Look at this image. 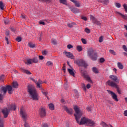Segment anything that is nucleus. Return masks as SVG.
Masks as SVG:
<instances>
[{"mask_svg": "<svg viewBox=\"0 0 127 127\" xmlns=\"http://www.w3.org/2000/svg\"><path fill=\"white\" fill-rule=\"evenodd\" d=\"M18 86V83L16 81L13 82L12 87L13 88H17Z\"/></svg>", "mask_w": 127, "mask_h": 127, "instance_id": "29", "label": "nucleus"}, {"mask_svg": "<svg viewBox=\"0 0 127 127\" xmlns=\"http://www.w3.org/2000/svg\"><path fill=\"white\" fill-rule=\"evenodd\" d=\"M32 61L33 63H38V59H37V58H34L33 59H32Z\"/></svg>", "mask_w": 127, "mask_h": 127, "instance_id": "31", "label": "nucleus"}, {"mask_svg": "<svg viewBox=\"0 0 127 127\" xmlns=\"http://www.w3.org/2000/svg\"><path fill=\"white\" fill-rule=\"evenodd\" d=\"M107 91L108 92L109 95H111L112 99H113L114 101L116 102H119V99H118V96L117 94H116V93L111 90H107Z\"/></svg>", "mask_w": 127, "mask_h": 127, "instance_id": "7", "label": "nucleus"}, {"mask_svg": "<svg viewBox=\"0 0 127 127\" xmlns=\"http://www.w3.org/2000/svg\"><path fill=\"white\" fill-rule=\"evenodd\" d=\"M81 18H82V19H83V20H85V21H87V17L82 16V17H81Z\"/></svg>", "mask_w": 127, "mask_h": 127, "instance_id": "62", "label": "nucleus"}, {"mask_svg": "<svg viewBox=\"0 0 127 127\" xmlns=\"http://www.w3.org/2000/svg\"><path fill=\"white\" fill-rule=\"evenodd\" d=\"M21 37H18L16 38V41H17L18 42H20V41H21Z\"/></svg>", "mask_w": 127, "mask_h": 127, "instance_id": "44", "label": "nucleus"}, {"mask_svg": "<svg viewBox=\"0 0 127 127\" xmlns=\"http://www.w3.org/2000/svg\"><path fill=\"white\" fill-rule=\"evenodd\" d=\"M29 47H30L31 48H34V47H35V44L32 43H30L29 44Z\"/></svg>", "mask_w": 127, "mask_h": 127, "instance_id": "39", "label": "nucleus"}, {"mask_svg": "<svg viewBox=\"0 0 127 127\" xmlns=\"http://www.w3.org/2000/svg\"><path fill=\"white\" fill-rule=\"evenodd\" d=\"M6 86H3L1 85L0 86V94H3V95H5L6 94Z\"/></svg>", "mask_w": 127, "mask_h": 127, "instance_id": "15", "label": "nucleus"}, {"mask_svg": "<svg viewBox=\"0 0 127 127\" xmlns=\"http://www.w3.org/2000/svg\"><path fill=\"white\" fill-rule=\"evenodd\" d=\"M0 127H4V125L3 124V121H0Z\"/></svg>", "mask_w": 127, "mask_h": 127, "instance_id": "48", "label": "nucleus"}, {"mask_svg": "<svg viewBox=\"0 0 127 127\" xmlns=\"http://www.w3.org/2000/svg\"><path fill=\"white\" fill-rule=\"evenodd\" d=\"M117 13L118 14H120V15H121V16H122L123 18H124V19H127V16L126 15H124L123 14H122L120 12H117Z\"/></svg>", "mask_w": 127, "mask_h": 127, "instance_id": "33", "label": "nucleus"}, {"mask_svg": "<svg viewBox=\"0 0 127 127\" xmlns=\"http://www.w3.org/2000/svg\"><path fill=\"white\" fill-rule=\"evenodd\" d=\"M4 23L5 24H8L9 23V19L7 18L4 19Z\"/></svg>", "mask_w": 127, "mask_h": 127, "instance_id": "38", "label": "nucleus"}, {"mask_svg": "<svg viewBox=\"0 0 127 127\" xmlns=\"http://www.w3.org/2000/svg\"><path fill=\"white\" fill-rule=\"evenodd\" d=\"M20 114L21 115L22 119H25V118H26V113L25 111L23 110V108H21V110L20 111Z\"/></svg>", "mask_w": 127, "mask_h": 127, "instance_id": "16", "label": "nucleus"}, {"mask_svg": "<svg viewBox=\"0 0 127 127\" xmlns=\"http://www.w3.org/2000/svg\"><path fill=\"white\" fill-rule=\"evenodd\" d=\"M43 127H49L48 125L47 124H44L43 125Z\"/></svg>", "mask_w": 127, "mask_h": 127, "instance_id": "63", "label": "nucleus"}, {"mask_svg": "<svg viewBox=\"0 0 127 127\" xmlns=\"http://www.w3.org/2000/svg\"><path fill=\"white\" fill-rule=\"evenodd\" d=\"M52 64H53L52 62L48 61V62H47V63L46 64V65L50 66V65H52Z\"/></svg>", "mask_w": 127, "mask_h": 127, "instance_id": "45", "label": "nucleus"}, {"mask_svg": "<svg viewBox=\"0 0 127 127\" xmlns=\"http://www.w3.org/2000/svg\"><path fill=\"white\" fill-rule=\"evenodd\" d=\"M110 78L112 80V81H114V83H116L117 84H119L120 83V81H119V79H118V77L114 75H112L110 76Z\"/></svg>", "mask_w": 127, "mask_h": 127, "instance_id": "14", "label": "nucleus"}, {"mask_svg": "<svg viewBox=\"0 0 127 127\" xmlns=\"http://www.w3.org/2000/svg\"><path fill=\"white\" fill-rule=\"evenodd\" d=\"M39 89H40V90H41V92L44 95V96H45V97H47V95H48V92L45 90L44 89H43L42 88V86H41V88H39Z\"/></svg>", "mask_w": 127, "mask_h": 127, "instance_id": "19", "label": "nucleus"}, {"mask_svg": "<svg viewBox=\"0 0 127 127\" xmlns=\"http://www.w3.org/2000/svg\"><path fill=\"white\" fill-rule=\"evenodd\" d=\"M67 48L68 49H71V48H73V46H72L71 44H69L67 46Z\"/></svg>", "mask_w": 127, "mask_h": 127, "instance_id": "51", "label": "nucleus"}, {"mask_svg": "<svg viewBox=\"0 0 127 127\" xmlns=\"http://www.w3.org/2000/svg\"><path fill=\"white\" fill-rule=\"evenodd\" d=\"M40 1H44V2H46L47 3H49L51 2V0H39Z\"/></svg>", "mask_w": 127, "mask_h": 127, "instance_id": "40", "label": "nucleus"}, {"mask_svg": "<svg viewBox=\"0 0 127 127\" xmlns=\"http://www.w3.org/2000/svg\"><path fill=\"white\" fill-rule=\"evenodd\" d=\"M81 40L83 44H87V41H86L85 39L82 38Z\"/></svg>", "mask_w": 127, "mask_h": 127, "instance_id": "50", "label": "nucleus"}, {"mask_svg": "<svg viewBox=\"0 0 127 127\" xmlns=\"http://www.w3.org/2000/svg\"><path fill=\"white\" fill-rule=\"evenodd\" d=\"M51 43L53 45H56V44H57V41H56L55 39H52L51 40Z\"/></svg>", "mask_w": 127, "mask_h": 127, "instance_id": "36", "label": "nucleus"}, {"mask_svg": "<svg viewBox=\"0 0 127 127\" xmlns=\"http://www.w3.org/2000/svg\"><path fill=\"white\" fill-rule=\"evenodd\" d=\"M63 70H64V72H65V71H66V66H65V64H64L63 65Z\"/></svg>", "mask_w": 127, "mask_h": 127, "instance_id": "54", "label": "nucleus"}, {"mask_svg": "<svg viewBox=\"0 0 127 127\" xmlns=\"http://www.w3.org/2000/svg\"><path fill=\"white\" fill-rule=\"evenodd\" d=\"M39 23L40 24H42V25H45V22H44L43 21L39 22Z\"/></svg>", "mask_w": 127, "mask_h": 127, "instance_id": "60", "label": "nucleus"}, {"mask_svg": "<svg viewBox=\"0 0 127 127\" xmlns=\"http://www.w3.org/2000/svg\"><path fill=\"white\" fill-rule=\"evenodd\" d=\"M117 66H118V68H119L121 70L122 69H124V65H123V64H122V63H118Z\"/></svg>", "mask_w": 127, "mask_h": 127, "instance_id": "27", "label": "nucleus"}, {"mask_svg": "<svg viewBox=\"0 0 127 127\" xmlns=\"http://www.w3.org/2000/svg\"><path fill=\"white\" fill-rule=\"evenodd\" d=\"M73 3L75 4V5L77 6V7H80V2H79V1H76V0H75L73 2Z\"/></svg>", "mask_w": 127, "mask_h": 127, "instance_id": "32", "label": "nucleus"}, {"mask_svg": "<svg viewBox=\"0 0 127 127\" xmlns=\"http://www.w3.org/2000/svg\"><path fill=\"white\" fill-rule=\"evenodd\" d=\"M98 1L104 4H108L109 3V0H98Z\"/></svg>", "mask_w": 127, "mask_h": 127, "instance_id": "25", "label": "nucleus"}, {"mask_svg": "<svg viewBox=\"0 0 127 127\" xmlns=\"http://www.w3.org/2000/svg\"><path fill=\"white\" fill-rule=\"evenodd\" d=\"M3 100V96L1 94V93H0V102H1Z\"/></svg>", "mask_w": 127, "mask_h": 127, "instance_id": "52", "label": "nucleus"}, {"mask_svg": "<svg viewBox=\"0 0 127 127\" xmlns=\"http://www.w3.org/2000/svg\"><path fill=\"white\" fill-rule=\"evenodd\" d=\"M87 56L91 58L92 61H96L98 58V54L92 48H89L87 51Z\"/></svg>", "mask_w": 127, "mask_h": 127, "instance_id": "2", "label": "nucleus"}, {"mask_svg": "<svg viewBox=\"0 0 127 127\" xmlns=\"http://www.w3.org/2000/svg\"><path fill=\"white\" fill-rule=\"evenodd\" d=\"M82 88H83V90L86 91V85L84 83L82 84Z\"/></svg>", "mask_w": 127, "mask_h": 127, "instance_id": "61", "label": "nucleus"}, {"mask_svg": "<svg viewBox=\"0 0 127 127\" xmlns=\"http://www.w3.org/2000/svg\"><path fill=\"white\" fill-rule=\"evenodd\" d=\"M101 126H102V127H108V125H107V124H106V123L104 122H102L101 123Z\"/></svg>", "mask_w": 127, "mask_h": 127, "instance_id": "41", "label": "nucleus"}, {"mask_svg": "<svg viewBox=\"0 0 127 127\" xmlns=\"http://www.w3.org/2000/svg\"><path fill=\"white\" fill-rule=\"evenodd\" d=\"M86 88L87 89H90L91 88V84H90V83L87 84L86 85Z\"/></svg>", "mask_w": 127, "mask_h": 127, "instance_id": "58", "label": "nucleus"}, {"mask_svg": "<svg viewBox=\"0 0 127 127\" xmlns=\"http://www.w3.org/2000/svg\"><path fill=\"white\" fill-rule=\"evenodd\" d=\"M9 112H10V109H7V108H5L2 110V113L3 114L4 118H6L8 117V115H9Z\"/></svg>", "mask_w": 127, "mask_h": 127, "instance_id": "9", "label": "nucleus"}, {"mask_svg": "<svg viewBox=\"0 0 127 127\" xmlns=\"http://www.w3.org/2000/svg\"><path fill=\"white\" fill-rule=\"evenodd\" d=\"M24 127H30L29 125H28V124L26 122H25V123L24 124Z\"/></svg>", "mask_w": 127, "mask_h": 127, "instance_id": "53", "label": "nucleus"}, {"mask_svg": "<svg viewBox=\"0 0 127 127\" xmlns=\"http://www.w3.org/2000/svg\"><path fill=\"white\" fill-rule=\"evenodd\" d=\"M100 62L101 63H103V62H105V59H104V58H101L100 59Z\"/></svg>", "mask_w": 127, "mask_h": 127, "instance_id": "56", "label": "nucleus"}, {"mask_svg": "<svg viewBox=\"0 0 127 127\" xmlns=\"http://www.w3.org/2000/svg\"><path fill=\"white\" fill-rule=\"evenodd\" d=\"M67 70L68 71V72L71 76L75 77V73L74 72V69H71L70 68H68Z\"/></svg>", "mask_w": 127, "mask_h": 127, "instance_id": "23", "label": "nucleus"}, {"mask_svg": "<svg viewBox=\"0 0 127 127\" xmlns=\"http://www.w3.org/2000/svg\"><path fill=\"white\" fill-rule=\"evenodd\" d=\"M92 71L94 72V73H95V74L99 73L98 69H97V68H96L95 67L92 68Z\"/></svg>", "mask_w": 127, "mask_h": 127, "instance_id": "35", "label": "nucleus"}, {"mask_svg": "<svg viewBox=\"0 0 127 127\" xmlns=\"http://www.w3.org/2000/svg\"><path fill=\"white\" fill-rule=\"evenodd\" d=\"M85 31L86 33H90L91 32V31L88 28L85 29Z\"/></svg>", "mask_w": 127, "mask_h": 127, "instance_id": "49", "label": "nucleus"}, {"mask_svg": "<svg viewBox=\"0 0 127 127\" xmlns=\"http://www.w3.org/2000/svg\"><path fill=\"white\" fill-rule=\"evenodd\" d=\"M40 116L41 118H44L46 116V111L44 107H41L40 109Z\"/></svg>", "mask_w": 127, "mask_h": 127, "instance_id": "12", "label": "nucleus"}, {"mask_svg": "<svg viewBox=\"0 0 127 127\" xmlns=\"http://www.w3.org/2000/svg\"><path fill=\"white\" fill-rule=\"evenodd\" d=\"M124 115L126 117H127V110H126V111H124Z\"/></svg>", "mask_w": 127, "mask_h": 127, "instance_id": "64", "label": "nucleus"}, {"mask_svg": "<svg viewBox=\"0 0 127 127\" xmlns=\"http://www.w3.org/2000/svg\"><path fill=\"white\" fill-rule=\"evenodd\" d=\"M124 8L126 12H127V4L124 3L123 5Z\"/></svg>", "mask_w": 127, "mask_h": 127, "instance_id": "46", "label": "nucleus"}, {"mask_svg": "<svg viewBox=\"0 0 127 127\" xmlns=\"http://www.w3.org/2000/svg\"><path fill=\"white\" fill-rule=\"evenodd\" d=\"M87 125L88 126H89V127H95V125H96V123H95V122L92 121L91 120L88 119Z\"/></svg>", "mask_w": 127, "mask_h": 127, "instance_id": "17", "label": "nucleus"}, {"mask_svg": "<svg viewBox=\"0 0 127 127\" xmlns=\"http://www.w3.org/2000/svg\"><path fill=\"white\" fill-rule=\"evenodd\" d=\"M64 110L69 115H72L73 114V109L71 108L69 109L67 107H65Z\"/></svg>", "mask_w": 127, "mask_h": 127, "instance_id": "21", "label": "nucleus"}, {"mask_svg": "<svg viewBox=\"0 0 127 127\" xmlns=\"http://www.w3.org/2000/svg\"><path fill=\"white\" fill-rule=\"evenodd\" d=\"M6 88L8 94H12V87L11 86L7 85V86H6Z\"/></svg>", "mask_w": 127, "mask_h": 127, "instance_id": "20", "label": "nucleus"}, {"mask_svg": "<svg viewBox=\"0 0 127 127\" xmlns=\"http://www.w3.org/2000/svg\"><path fill=\"white\" fill-rule=\"evenodd\" d=\"M69 8H70L71 11H72V12H73V13H78L80 11L79 10V9H78L76 7H70Z\"/></svg>", "mask_w": 127, "mask_h": 127, "instance_id": "18", "label": "nucleus"}, {"mask_svg": "<svg viewBox=\"0 0 127 127\" xmlns=\"http://www.w3.org/2000/svg\"><path fill=\"white\" fill-rule=\"evenodd\" d=\"M64 53L67 58H70V59H75V57H74V55H73V54H72V53L64 52Z\"/></svg>", "mask_w": 127, "mask_h": 127, "instance_id": "13", "label": "nucleus"}, {"mask_svg": "<svg viewBox=\"0 0 127 127\" xmlns=\"http://www.w3.org/2000/svg\"><path fill=\"white\" fill-rule=\"evenodd\" d=\"M76 48H77V50L79 52L82 50V47L80 46H77L76 47Z\"/></svg>", "mask_w": 127, "mask_h": 127, "instance_id": "43", "label": "nucleus"}, {"mask_svg": "<svg viewBox=\"0 0 127 127\" xmlns=\"http://www.w3.org/2000/svg\"><path fill=\"white\" fill-rule=\"evenodd\" d=\"M32 59H27V63H25V64H27V65L32 64Z\"/></svg>", "mask_w": 127, "mask_h": 127, "instance_id": "26", "label": "nucleus"}, {"mask_svg": "<svg viewBox=\"0 0 127 127\" xmlns=\"http://www.w3.org/2000/svg\"><path fill=\"white\" fill-rule=\"evenodd\" d=\"M109 52L112 55H117V53H116V52L114 50H109Z\"/></svg>", "mask_w": 127, "mask_h": 127, "instance_id": "37", "label": "nucleus"}, {"mask_svg": "<svg viewBox=\"0 0 127 127\" xmlns=\"http://www.w3.org/2000/svg\"><path fill=\"white\" fill-rule=\"evenodd\" d=\"M3 78H4V75H2L0 76V81H2L3 80Z\"/></svg>", "mask_w": 127, "mask_h": 127, "instance_id": "57", "label": "nucleus"}, {"mask_svg": "<svg viewBox=\"0 0 127 127\" xmlns=\"http://www.w3.org/2000/svg\"><path fill=\"white\" fill-rule=\"evenodd\" d=\"M61 3H63V4H65L67 5V0H59Z\"/></svg>", "mask_w": 127, "mask_h": 127, "instance_id": "34", "label": "nucleus"}, {"mask_svg": "<svg viewBox=\"0 0 127 127\" xmlns=\"http://www.w3.org/2000/svg\"><path fill=\"white\" fill-rule=\"evenodd\" d=\"M28 92L33 101H38L39 100V95L37 91L32 85H29L28 86Z\"/></svg>", "mask_w": 127, "mask_h": 127, "instance_id": "1", "label": "nucleus"}, {"mask_svg": "<svg viewBox=\"0 0 127 127\" xmlns=\"http://www.w3.org/2000/svg\"><path fill=\"white\" fill-rule=\"evenodd\" d=\"M115 5L116 7H118V8H120L121 6V3H116Z\"/></svg>", "mask_w": 127, "mask_h": 127, "instance_id": "47", "label": "nucleus"}, {"mask_svg": "<svg viewBox=\"0 0 127 127\" xmlns=\"http://www.w3.org/2000/svg\"><path fill=\"white\" fill-rule=\"evenodd\" d=\"M21 71L23 73L27 74V75H31V72H30V71L28 70H26L24 68H21Z\"/></svg>", "mask_w": 127, "mask_h": 127, "instance_id": "22", "label": "nucleus"}, {"mask_svg": "<svg viewBox=\"0 0 127 127\" xmlns=\"http://www.w3.org/2000/svg\"><path fill=\"white\" fill-rule=\"evenodd\" d=\"M73 109L75 113V114H74L75 119L76 121V123L79 124V121L81 118V117H82V112L80 111V109L77 106H74Z\"/></svg>", "mask_w": 127, "mask_h": 127, "instance_id": "3", "label": "nucleus"}, {"mask_svg": "<svg viewBox=\"0 0 127 127\" xmlns=\"http://www.w3.org/2000/svg\"><path fill=\"white\" fill-rule=\"evenodd\" d=\"M107 84L108 86H110L112 88H116L119 95H121L122 94V91L120 90V88L119 87V85H118L116 83L111 80H108L107 81Z\"/></svg>", "mask_w": 127, "mask_h": 127, "instance_id": "4", "label": "nucleus"}, {"mask_svg": "<svg viewBox=\"0 0 127 127\" xmlns=\"http://www.w3.org/2000/svg\"><path fill=\"white\" fill-rule=\"evenodd\" d=\"M33 82H34V83H35V84L36 85V87L38 88V89H39V88H41V86H42L41 85V84H43V81H42V80H40V79H38V82L35 79H34Z\"/></svg>", "mask_w": 127, "mask_h": 127, "instance_id": "11", "label": "nucleus"}, {"mask_svg": "<svg viewBox=\"0 0 127 127\" xmlns=\"http://www.w3.org/2000/svg\"><path fill=\"white\" fill-rule=\"evenodd\" d=\"M0 9L1 10H3V9H4V5L1 1H0Z\"/></svg>", "mask_w": 127, "mask_h": 127, "instance_id": "28", "label": "nucleus"}, {"mask_svg": "<svg viewBox=\"0 0 127 127\" xmlns=\"http://www.w3.org/2000/svg\"><path fill=\"white\" fill-rule=\"evenodd\" d=\"M88 120L89 119L86 117H82L81 119L80 122L79 121V123L78 124H79V125H87Z\"/></svg>", "mask_w": 127, "mask_h": 127, "instance_id": "10", "label": "nucleus"}, {"mask_svg": "<svg viewBox=\"0 0 127 127\" xmlns=\"http://www.w3.org/2000/svg\"><path fill=\"white\" fill-rule=\"evenodd\" d=\"M99 41L100 43L103 42V36L100 37Z\"/></svg>", "mask_w": 127, "mask_h": 127, "instance_id": "55", "label": "nucleus"}, {"mask_svg": "<svg viewBox=\"0 0 127 127\" xmlns=\"http://www.w3.org/2000/svg\"><path fill=\"white\" fill-rule=\"evenodd\" d=\"M49 108L50 110L53 111V110H54V105H53L52 103L49 104Z\"/></svg>", "mask_w": 127, "mask_h": 127, "instance_id": "30", "label": "nucleus"}, {"mask_svg": "<svg viewBox=\"0 0 127 127\" xmlns=\"http://www.w3.org/2000/svg\"><path fill=\"white\" fill-rule=\"evenodd\" d=\"M74 24H75L74 23H67V25L68 27H70V28H71V27H73V25H74Z\"/></svg>", "mask_w": 127, "mask_h": 127, "instance_id": "42", "label": "nucleus"}, {"mask_svg": "<svg viewBox=\"0 0 127 127\" xmlns=\"http://www.w3.org/2000/svg\"><path fill=\"white\" fill-rule=\"evenodd\" d=\"M90 19L92 20L93 24H96V25H98L101 27V25H102L101 21H98L94 16L93 15H90Z\"/></svg>", "mask_w": 127, "mask_h": 127, "instance_id": "5", "label": "nucleus"}, {"mask_svg": "<svg viewBox=\"0 0 127 127\" xmlns=\"http://www.w3.org/2000/svg\"><path fill=\"white\" fill-rule=\"evenodd\" d=\"M8 109L10 110H13V111H15L16 110V106L14 104H12L10 105V106L8 107Z\"/></svg>", "mask_w": 127, "mask_h": 127, "instance_id": "24", "label": "nucleus"}, {"mask_svg": "<svg viewBox=\"0 0 127 127\" xmlns=\"http://www.w3.org/2000/svg\"><path fill=\"white\" fill-rule=\"evenodd\" d=\"M81 73L82 76H83V77L85 78V79H86L87 81H88L89 83H92V80H91V78L90 77V76H89V75L87 74L86 71H85L84 70H81Z\"/></svg>", "mask_w": 127, "mask_h": 127, "instance_id": "8", "label": "nucleus"}, {"mask_svg": "<svg viewBox=\"0 0 127 127\" xmlns=\"http://www.w3.org/2000/svg\"><path fill=\"white\" fill-rule=\"evenodd\" d=\"M76 62L78 66H81L82 67H84L85 68L88 66V64H87V63H86L85 61L82 60H78L76 61Z\"/></svg>", "mask_w": 127, "mask_h": 127, "instance_id": "6", "label": "nucleus"}, {"mask_svg": "<svg viewBox=\"0 0 127 127\" xmlns=\"http://www.w3.org/2000/svg\"><path fill=\"white\" fill-rule=\"evenodd\" d=\"M47 53H48V52L46 51H44L43 52V55H47Z\"/></svg>", "mask_w": 127, "mask_h": 127, "instance_id": "59", "label": "nucleus"}]
</instances>
